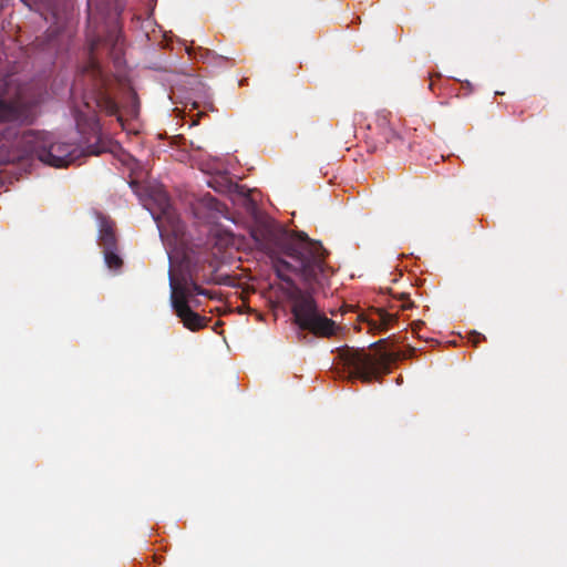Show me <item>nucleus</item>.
I'll return each instance as SVG.
<instances>
[{"mask_svg": "<svg viewBox=\"0 0 567 567\" xmlns=\"http://www.w3.org/2000/svg\"><path fill=\"white\" fill-rule=\"evenodd\" d=\"M202 284H215V269L208 274L200 272L195 266L187 276H182L177 280L171 279V300L176 316L182 320L185 328L197 331L207 326L208 319L192 310L189 307L193 295L214 298V292L200 287Z\"/></svg>", "mask_w": 567, "mask_h": 567, "instance_id": "obj_3", "label": "nucleus"}, {"mask_svg": "<svg viewBox=\"0 0 567 567\" xmlns=\"http://www.w3.org/2000/svg\"><path fill=\"white\" fill-rule=\"evenodd\" d=\"M291 301L293 322L300 330L319 338H330L336 333V322L319 310L310 293L297 289L291 296Z\"/></svg>", "mask_w": 567, "mask_h": 567, "instance_id": "obj_5", "label": "nucleus"}, {"mask_svg": "<svg viewBox=\"0 0 567 567\" xmlns=\"http://www.w3.org/2000/svg\"><path fill=\"white\" fill-rule=\"evenodd\" d=\"M349 379L370 382L389 372V359L385 354L370 352L365 349L346 348L339 353Z\"/></svg>", "mask_w": 567, "mask_h": 567, "instance_id": "obj_6", "label": "nucleus"}, {"mask_svg": "<svg viewBox=\"0 0 567 567\" xmlns=\"http://www.w3.org/2000/svg\"><path fill=\"white\" fill-rule=\"evenodd\" d=\"M106 266L112 270H118L123 266V260L117 254V249H107L103 251Z\"/></svg>", "mask_w": 567, "mask_h": 567, "instance_id": "obj_12", "label": "nucleus"}, {"mask_svg": "<svg viewBox=\"0 0 567 567\" xmlns=\"http://www.w3.org/2000/svg\"><path fill=\"white\" fill-rule=\"evenodd\" d=\"M19 144L27 154L53 167H66L83 154L76 144L53 142L48 133L28 131Z\"/></svg>", "mask_w": 567, "mask_h": 567, "instance_id": "obj_4", "label": "nucleus"}, {"mask_svg": "<svg viewBox=\"0 0 567 567\" xmlns=\"http://www.w3.org/2000/svg\"><path fill=\"white\" fill-rule=\"evenodd\" d=\"M154 218L161 231L165 229L174 236H179L184 231V225L179 216L168 202L163 204L161 214Z\"/></svg>", "mask_w": 567, "mask_h": 567, "instance_id": "obj_9", "label": "nucleus"}, {"mask_svg": "<svg viewBox=\"0 0 567 567\" xmlns=\"http://www.w3.org/2000/svg\"><path fill=\"white\" fill-rule=\"evenodd\" d=\"M426 343H427V348H429V347H434L437 343V341L434 339L427 338Z\"/></svg>", "mask_w": 567, "mask_h": 567, "instance_id": "obj_14", "label": "nucleus"}, {"mask_svg": "<svg viewBox=\"0 0 567 567\" xmlns=\"http://www.w3.org/2000/svg\"><path fill=\"white\" fill-rule=\"evenodd\" d=\"M120 39H121V34H116V39H115V42H114V48H120L121 47V43H120Z\"/></svg>", "mask_w": 567, "mask_h": 567, "instance_id": "obj_15", "label": "nucleus"}, {"mask_svg": "<svg viewBox=\"0 0 567 567\" xmlns=\"http://www.w3.org/2000/svg\"><path fill=\"white\" fill-rule=\"evenodd\" d=\"M485 339H486L485 336L480 333V332H477V331H471L468 333V340L472 343V346L475 347V348L478 347V343L481 341H484Z\"/></svg>", "mask_w": 567, "mask_h": 567, "instance_id": "obj_13", "label": "nucleus"}, {"mask_svg": "<svg viewBox=\"0 0 567 567\" xmlns=\"http://www.w3.org/2000/svg\"><path fill=\"white\" fill-rule=\"evenodd\" d=\"M389 292L391 295V299L386 300V305L390 310H405L412 306V302L410 301L406 293H394L391 289H389ZM396 316L398 312H390L384 308H378L365 319V321L368 322L371 330L384 331L396 320Z\"/></svg>", "mask_w": 567, "mask_h": 567, "instance_id": "obj_8", "label": "nucleus"}, {"mask_svg": "<svg viewBox=\"0 0 567 567\" xmlns=\"http://www.w3.org/2000/svg\"><path fill=\"white\" fill-rule=\"evenodd\" d=\"M82 81L86 89L82 96V106L74 107L76 126L82 134H90L95 141L86 147L87 155H100L107 148L101 135V125L97 113L116 115L118 105L113 96L114 82L102 70L100 64L90 59L84 66L81 78L76 80L74 89Z\"/></svg>", "mask_w": 567, "mask_h": 567, "instance_id": "obj_2", "label": "nucleus"}, {"mask_svg": "<svg viewBox=\"0 0 567 567\" xmlns=\"http://www.w3.org/2000/svg\"><path fill=\"white\" fill-rule=\"evenodd\" d=\"M252 237L269 254L277 276L287 284L291 282L287 271L298 275L309 287L322 286L331 275L326 262L328 251L320 241L309 238L303 231L278 234L265 228L254 230Z\"/></svg>", "mask_w": 567, "mask_h": 567, "instance_id": "obj_1", "label": "nucleus"}, {"mask_svg": "<svg viewBox=\"0 0 567 567\" xmlns=\"http://www.w3.org/2000/svg\"><path fill=\"white\" fill-rule=\"evenodd\" d=\"M35 120V107L20 95L13 99H0V123L19 125L32 124Z\"/></svg>", "mask_w": 567, "mask_h": 567, "instance_id": "obj_7", "label": "nucleus"}, {"mask_svg": "<svg viewBox=\"0 0 567 567\" xmlns=\"http://www.w3.org/2000/svg\"><path fill=\"white\" fill-rule=\"evenodd\" d=\"M99 239L103 251L107 249H117L116 235L113 225L110 221L103 220L101 223Z\"/></svg>", "mask_w": 567, "mask_h": 567, "instance_id": "obj_11", "label": "nucleus"}, {"mask_svg": "<svg viewBox=\"0 0 567 567\" xmlns=\"http://www.w3.org/2000/svg\"><path fill=\"white\" fill-rule=\"evenodd\" d=\"M375 127L379 130V134L382 138L388 143L399 138V134L391 123V112L386 110L377 113Z\"/></svg>", "mask_w": 567, "mask_h": 567, "instance_id": "obj_10", "label": "nucleus"}]
</instances>
